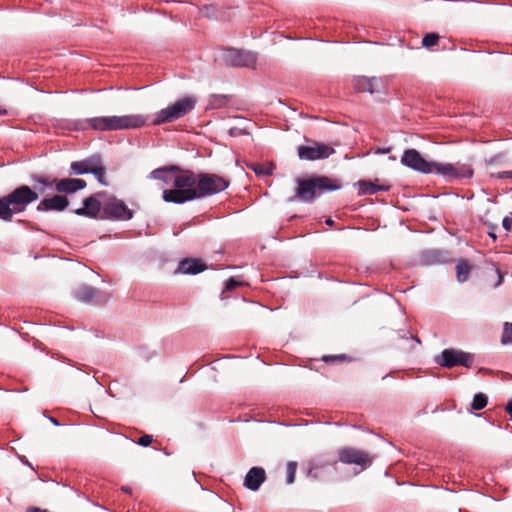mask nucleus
I'll return each instance as SVG.
<instances>
[{
	"mask_svg": "<svg viewBox=\"0 0 512 512\" xmlns=\"http://www.w3.org/2000/svg\"><path fill=\"white\" fill-rule=\"evenodd\" d=\"M401 163L417 172L423 174L434 173L448 180L470 178L473 175V170L469 165L428 161L416 149L405 150L401 157Z\"/></svg>",
	"mask_w": 512,
	"mask_h": 512,
	"instance_id": "nucleus-1",
	"label": "nucleus"
},
{
	"mask_svg": "<svg viewBox=\"0 0 512 512\" xmlns=\"http://www.w3.org/2000/svg\"><path fill=\"white\" fill-rule=\"evenodd\" d=\"M471 265L466 260H460L456 266L457 279L459 282H465L470 274Z\"/></svg>",
	"mask_w": 512,
	"mask_h": 512,
	"instance_id": "nucleus-23",
	"label": "nucleus"
},
{
	"mask_svg": "<svg viewBox=\"0 0 512 512\" xmlns=\"http://www.w3.org/2000/svg\"><path fill=\"white\" fill-rule=\"evenodd\" d=\"M228 98L224 95H213L210 99V106L214 109L221 108L226 105Z\"/></svg>",
	"mask_w": 512,
	"mask_h": 512,
	"instance_id": "nucleus-28",
	"label": "nucleus"
},
{
	"mask_svg": "<svg viewBox=\"0 0 512 512\" xmlns=\"http://www.w3.org/2000/svg\"><path fill=\"white\" fill-rule=\"evenodd\" d=\"M252 169L254 170V172L258 175H265V174H269V172L262 166V165H256V166H253Z\"/></svg>",
	"mask_w": 512,
	"mask_h": 512,
	"instance_id": "nucleus-34",
	"label": "nucleus"
},
{
	"mask_svg": "<svg viewBox=\"0 0 512 512\" xmlns=\"http://www.w3.org/2000/svg\"><path fill=\"white\" fill-rule=\"evenodd\" d=\"M266 480V472L261 467H252L245 476L244 485L252 491H257Z\"/></svg>",
	"mask_w": 512,
	"mask_h": 512,
	"instance_id": "nucleus-17",
	"label": "nucleus"
},
{
	"mask_svg": "<svg viewBox=\"0 0 512 512\" xmlns=\"http://www.w3.org/2000/svg\"><path fill=\"white\" fill-rule=\"evenodd\" d=\"M207 269L205 263H203L200 259L196 258H186L180 261L178 265V271L183 274H198Z\"/></svg>",
	"mask_w": 512,
	"mask_h": 512,
	"instance_id": "nucleus-19",
	"label": "nucleus"
},
{
	"mask_svg": "<svg viewBox=\"0 0 512 512\" xmlns=\"http://www.w3.org/2000/svg\"><path fill=\"white\" fill-rule=\"evenodd\" d=\"M353 87L358 92H369L371 94L380 92L383 81L378 77L358 76L353 80Z\"/></svg>",
	"mask_w": 512,
	"mask_h": 512,
	"instance_id": "nucleus-15",
	"label": "nucleus"
},
{
	"mask_svg": "<svg viewBox=\"0 0 512 512\" xmlns=\"http://www.w3.org/2000/svg\"><path fill=\"white\" fill-rule=\"evenodd\" d=\"M330 357H324V361H328Z\"/></svg>",
	"mask_w": 512,
	"mask_h": 512,
	"instance_id": "nucleus-42",
	"label": "nucleus"
},
{
	"mask_svg": "<svg viewBox=\"0 0 512 512\" xmlns=\"http://www.w3.org/2000/svg\"><path fill=\"white\" fill-rule=\"evenodd\" d=\"M153 439L151 435H143L137 441V443L143 447H147L152 443Z\"/></svg>",
	"mask_w": 512,
	"mask_h": 512,
	"instance_id": "nucleus-30",
	"label": "nucleus"
},
{
	"mask_svg": "<svg viewBox=\"0 0 512 512\" xmlns=\"http://www.w3.org/2000/svg\"><path fill=\"white\" fill-rule=\"evenodd\" d=\"M412 339H415L416 342L420 343L419 339H417L416 337H412Z\"/></svg>",
	"mask_w": 512,
	"mask_h": 512,
	"instance_id": "nucleus-41",
	"label": "nucleus"
},
{
	"mask_svg": "<svg viewBox=\"0 0 512 512\" xmlns=\"http://www.w3.org/2000/svg\"><path fill=\"white\" fill-rule=\"evenodd\" d=\"M100 210V201L97 199L95 195H92L84 200V207L75 210V214L79 216L95 218L97 217Z\"/></svg>",
	"mask_w": 512,
	"mask_h": 512,
	"instance_id": "nucleus-18",
	"label": "nucleus"
},
{
	"mask_svg": "<svg viewBox=\"0 0 512 512\" xmlns=\"http://www.w3.org/2000/svg\"><path fill=\"white\" fill-rule=\"evenodd\" d=\"M70 169L71 174L75 175L91 173L96 177L99 183L105 186L108 185V182L105 178L106 169L102 163L100 155H92L91 157L81 161L72 162Z\"/></svg>",
	"mask_w": 512,
	"mask_h": 512,
	"instance_id": "nucleus-7",
	"label": "nucleus"
},
{
	"mask_svg": "<svg viewBox=\"0 0 512 512\" xmlns=\"http://www.w3.org/2000/svg\"><path fill=\"white\" fill-rule=\"evenodd\" d=\"M240 285V282L236 281L234 278H230L225 283V290L231 291L238 287Z\"/></svg>",
	"mask_w": 512,
	"mask_h": 512,
	"instance_id": "nucleus-31",
	"label": "nucleus"
},
{
	"mask_svg": "<svg viewBox=\"0 0 512 512\" xmlns=\"http://www.w3.org/2000/svg\"><path fill=\"white\" fill-rule=\"evenodd\" d=\"M337 455L340 462L348 465H358L362 469L370 466L373 461L370 453L354 447H343L338 450Z\"/></svg>",
	"mask_w": 512,
	"mask_h": 512,
	"instance_id": "nucleus-11",
	"label": "nucleus"
},
{
	"mask_svg": "<svg viewBox=\"0 0 512 512\" xmlns=\"http://www.w3.org/2000/svg\"><path fill=\"white\" fill-rule=\"evenodd\" d=\"M188 178L187 189L174 192L172 200L189 202L204 198L224 191L230 184L227 178L213 173H195L188 170Z\"/></svg>",
	"mask_w": 512,
	"mask_h": 512,
	"instance_id": "nucleus-2",
	"label": "nucleus"
},
{
	"mask_svg": "<svg viewBox=\"0 0 512 512\" xmlns=\"http://www.w3.org/2000/svg\"><path fill=\"white\" fill-rule=\"evenodd\" d=\"M103 214V218L117 220H130L133 217L132 210L124 202L116 198H112L104 204Z\"/></svg>",
	"mask_w": 512,
	"mask_h": 512,
	"instance_id": "nucleus-12",
	"label": "nucleus"
},
{
	"mask_svg": "<svg viewBox=\"0 0 512 512\" xmlns=\"http://www.w3.org/2000/svg\"><path fill=\"white\" fill-rule=\"evenodd\" d=\"M505 409L512 419V399L507 403Z\"/></svg>",
	"mask_w": 512,
	"mask_h": 512,
	"instance_id": "nucleus-36",
	"label": "nucleus"
},
{
	"mask_svg": "<svg viewBox=\"0 0 512 512\" xmlns=\"http://www.w3.org/2000/svg\"><path fill=\"white\" fill-rule=\"evenodd\" d=\"M227 59L234 66L254 67L257 61L256 54L250 51L231 49L227 53Z\"/></svg>",
	"mask_w": 512,
	"mask_h": 512,
	"instance_id": "nucleus-13",
	"label": "nucleus"
},
{
	"mask_svg": "<svg viewBox=\"0 0 512 512\" xmlns=\"http://www.w3.org/2000/svg\"><path fill=\"white\" fill-rule=\"evenodd\" d=\"M195 105L196 99L192 96H186L178 99L172 105H169L156 113L152 124L161 125L163 123L174 122L190 113L195 108Z\"/></svg>",
	"mask_w": 512,
	"mask_h": 512,
	"instance_id": "nucleus-6",
	"label": "nucleus"
},
{
	"mask_svg": "<svg viewBox=\"0 0 512 512\" xmlns=\"http://www.w3.org/2000/svg\"><path fill=\"white\" fill-rule=\"evenodd\" d=\"M316 470H317L316 466H311L309 469L308 475L311 477L317 478Z\"/></svg>",
	"mask_w": 512,
	"mask_h": 512,
	"instance_id": "nucleus-35",
	"label": "nucleus"
},
{
	"mask_svg": "<svg viewBox=\"0 0 512 512\" xmlns=\"http://www.w3.org/2000/svg\"><path fill=\"white\" fill-rule=\"evenodd\" d=\"M501 343L503 345L512 344V323L505 322L501 336Z\"/></svg>",
	"mask_w": 512,
	"mask_h": 512,
	"instance_id": "nucleus-26",
	"label": "nucleus"
},
{
	"mask_svg": "<svg viewBox=\"0 0 512 512\" xmlns=\"http://www.w3.org/2000/svg\"><path fill=\"white\" fill-rule=\"evenodd\" d=\"M502 226L508 232L512 230V212L511 216H507L503 219Z\"/></svg>",
	"mask_w": 512,
	"mask_h": 512,
	"instance_id": "nucleus-32",
	"label": "nucleus"
},
{
	"mask_svg": "<svg viewBox=\"0 0 512 512\" xmlns=\"http://www.w3.org/2000/svg\"><path fill=\"white\" fill-rule=\"evenodd\" d=\"M150 176L153 179L163 181L167 186L173 187L163 190L162 198L165 202L174 204L184 203L175 199L172 200L170 198L173 197L171 194L174 192L185 191V189H187V184L189 182L188 170L182 169L176 165H172L169 167L155 169L151 172Z\"/></svg>",
	"mask_w": 512,
	"mask_h": 512,
	"instance_id": "nucleus-3",
	"label": "nucleus"
},
{
	"mask_svg": "<svg viewBox=\"0 0 512 512\" xmlns=\"http://www.w3.org/2000/svg\"><path fill=\"white\" fill-rule=\"evenodd\" d=\"M440 40V36L437 33H428L422 39L423 47L430 49L436 46Z\"/></svg>",
	"mask_w": 512,
	"mask_h": 512,
	"instance_id": "nucleus-25",
	"label": "nucleus"
},
{
	"mask_svg": "<svg viewBox=\"0 0 512 512\" xmlns=\"http://www.w3.org/2000/svg\"><path fill=\"white\" fill-rule=\"evenodd\" d=\"M98 291L91 286H81L75 291V297L84 303H90L97 296Z\"/></svg>",
	"mask_w": 512,
	"mask_h": 512,
	"instance_id": "nucleus-21",
	"label": "nucleus"
},
{
	"mask_svg": "<svg viewBox=\"0 0 512 512\" xmlns=\"http://www.w3.org/2000/svg\"><path fill=\"white\" fill-rule=\"evenodd\" d=\"M13 214L26 211L27 207L39 199V194L28 185H20L6 195Z\"/></svg>",
	"mask_w": 512,
	"mask_h": 512,
	"instance_id": "nucleus-8",
	"label": "nucleus"
},
{
	"mask_svg": "<svg viewBox=\"0 0 512 512\" xmlns=\"http://www.w3.org/2000/svg\"><path fill=\"white\" fill-rule=\"evenodd\" d=\"M86 187V181L77 178L55 179V189L58 193L71 194Z\"/></svg>",
	"mask_w": 512,
	"mask_h": 512,
	"instance_id": "nucleus-16",
	"label": "nucleus"
},
{
	"mask_svg": "<svg viewBox=\"0 0 512 512\" xmlns=\"http://www.w3.org/2000/svg\"><path fill=\"white\" fill-rule=\"evenodd\" d=\"M27 512H46V510H42L40 508H31Z\"/></svg>",
	"mask_w": 512,
	"mask_h": 512,
	"instance_id": "nucleus-37",
	"label": "nucleus"
},
{
	"mask_svg": "<svg viewBox=\"0 0 512 512\" xmlns=\"http://www.w3.org/2000/svg\"><path fill=\"white\" fill-rule=\"evenodd\" d=\"M492 177L502 179V178H512V171H504L498 173H492Z\"/></svg>",
	"mask_w": 512,
	"mask_h": 512,
	"instance_id": "nucleus-33",
	"label": "nucleus"
},
{
	"mask_svg": "<svg viewBox=\"0 0 512 512\" xmlns=\"http://www.w3.org/2000/svg\"><path fill=\"white\" fill-rule=\"evenodd\" d=\"M326 224L329 225V226H332L334 224V221L332 219L328 218L326 220Z\"/></svg>",
	"mask_w": 512,
	"mask_h": 512,
	"instance_id": "nucleus-39",
	"label": "nucleus"
},
{
	"mask_svg": "<svg viewBox=\"0 0 512 512\" xmlns=\"http://www.w3.org/2000/svg\"><path fill=\"white\" fill-rule=\"evenodd\" d=\"M55 179L56 178H50V177H45V176H34L33 177V180L41 185H44V186H52L54 185L55 186Z\"/></svg>",
	"mask_w": 512,
	"mask_h": 512,
	"instance_id": "nucleus-29",
	"label": "nucleus"
},
{
	"mask_svg": "<svg viewBox=\"0 0 512 512\" xmlns=\"http://www.w3.org/2000/svg\"><path fill=\"white\" fill-rule=\"evenodd\" d=\"M487 402H488L487 396L483 393H478L473 398L472 405H471L472 409L482 410L483 408L486 407Z\"/></svg>",
	"mask_w": 512,
	"mask_h": 512,
	"instance_id": "nucleus-24",
	"label": "nucleus"
},
{
	"mask_svg": "<svg viewBox=\"0 0 512 512\" xmlns=\"http://www.w3.org/2000/svg\"><path fill=\"white\" fill-rule=\"evenodd\" d=\"M287 470V484H292L295 480V475L297 471V462L295 461H289L286 466Z\"/></svg>",
	"mask_w": 512,
	"mask_h": 512,
	"instance_id": "nucleus-27",
	"label": "nucleus"
},
{
	"mask_svg": "<svg viewBox=\"0 0 512 512\" xmlns=\"http://www.w3.org/2000/svg\"><path fill=\"white\" fill-rule=\"evenodd\" d=\"M14 214L11 210L10 204L6 199V195L0 197V219L6 222L12 221Z\"/></svg>",
	"mask_w": 512,
	"mask_h": 512,
	"instance_id": "nucleus-22",
	"label": "nucleus"
},
{
	"mask_svg": "<svg viewBox=\"0 0 512 512\" xmlns=\"http://www.w3.org/2000/svg\"><path fill=\"white\" fill-rule=\"evenodd\" d=\"M147 118L141 114L98 116L85 120L89 128L97 131L137 129L146 124Z\"/></svg>",
	"mask_w": 512,
	"mask_h": 512,
	"instance_id": "nucleus-4",
	"label": "nucleus"
},
{
	"mask_svg": "<svg viewBox=\"0 0 512 512\" xmlns=\"http://www.w3.org/2000/svg\"><path fill=\"white\" fill-rule=\"evenodd\" d=\"M69 206V200L66 196L63 195H54L49 198L42 199L36 210L38 212H47V211H64Z\"/></svg>",
	"mask_w": 512,
	"mask_h": 512,
	"instance_id": "nucleus-14",
	"label": "nucleus"
},
{
	"mask_svg": "<svg viewBox=\"0 0 512 512\" xmlns=\"http://www.w3.org/2000/svg\"><path fill=\"white\" fill-rule=\"evenodd\" d=\"M435 362L445 368L455 366L471 367L473 364V355L461 350L444 349L440 355L436 356Z\"/></svg>",
	"mask_w": 512,
	"mask_h": 512,
	"instance_id": "nucleus-9",
	"label": "nucleus"
},
{
	"mask_svg": "<svg viewBox=\"0 0 512 512\" xmlns=\"http://www.w3.org/2000/svg\"><path fill=\"white\" fill-rule=\"evenodd\" d=\"M50 421H51L54 425H56V426H58V425H59L58 420H57V419H55V418H50Z\"/></svg>",
	"mask_w": 512,
	"mask_h": 512,
	"instance_id": "nucleus-40",
	"label": "nucleus"
},
{
	"mask_svg": "<svg viewBox=\"0 0 512 512\" xmlns=\"http://www.w3.org/2000/svg\"><path fill=\"white\" fill-rule=\"evenodd\" d=\"M307 145H301L297 148L298 156L301 160L315 161L326 159L335 152V149L325 143L314 140H307Z\"/></svg>",
	"mask_w": 512,
	"mask_h": 512,
	"instance_id": "nucleus-10",
	"label": "nucleus"
},
{
	"mask_svg": "<svg viewBox=\"0 0 512 512\" xmlns=\"http://www.w3.org/2000/svg\"><path fill=\"white\" fill-rule=\"evenodd\" d=\"M359 187V195H373L379 191H388V185H379L370 180H360L357 182Z\"/></svg>",
	"mask_w": 512,
	"mask_h": 512,
	"instance_id": "nucleus-20",
	"label": "nucleus"
},
{
	"mask_svg": "<svg viewBox=\"0 0 512 512\" xmlns=\"http://www.w3.org/2000/svg\"><path fill=\"white\" fill-rule=\"evenodd\" d=\"M7 114V111L5 108H3L1 105H0V116L1 115H6Z\"/></svg>",
	"mask_w": 512,
	"mask_h": 512,
	"instance_id": "nucleus-38",
	"label": "nucleus"
},
{
	"mask_svg": "<svg viewBox=\"0 0 512 512\" xmlns=\"http://www.w3.org/2000/svg\"><path fill=\"white\" fill-rule=\"evenodd\" d=\"M298 187L296 196L304 202L311 203L314 201L317 192L334 191L341 188L338 180L327 176H315L310 179H298Z\"/></svg>",
	"mask_w": 512,
	"mask_h": 512,
	"instance_id": "nucleus-5",
	"label": "nucleus"
}]
</instances>
